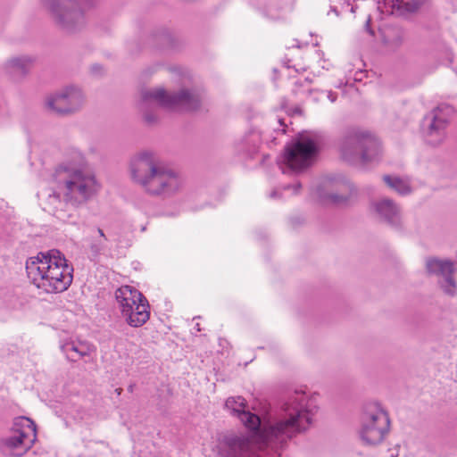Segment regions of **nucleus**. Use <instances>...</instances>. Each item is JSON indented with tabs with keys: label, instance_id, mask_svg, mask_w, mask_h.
I'll return each mask as SVG.
<instances>
[{
	"label": "nucleus",
	"instance_id": "nucleus-6",
	"mask_svg": "<svg viewBox=\"0 0 457 457\" xmlns=\"http://www.w3.org/2000/svg\"><path fill=\"white\" fill-rule=\"evenodd\" d=\"M36 439L35 422L26 417H17L13 420L10 435L3 440V450L7 454L21 456L33 446Z\"/></svg>",
	"mask_w": 457,
	"mask_h": 457
},
{
	"label": "nucleus",
	"instance_id": "nucleus-7",
	"mask_svg": "<svg viewBox=\"0 0 457 457\" xmlns=\"http://www.w3.org/2000/svg\"><path fill=\"white\" fill-rule=\"evenodd\" d=\"M59 179L64 180L66 195L74 199L86 200L96 193L99 184L94 174L86 170H58Z\"/></svg>",
	"mask_w": 457,
	"mask_h": 457
},
{
	"label": "nucleus",
	"instance_id": "nucleus-17",
	"mask_svg": "<svg viewBox=\"0 0 457 457\" xmlns=\"http://www.w3.org/2000/svg\"><path fill=\"white\" fill-rule=\"evenodd\" d=\"M376 211L388 220H391L398 212L397 207L389 200H383L377 204Z\"/></svg>",
	"mask_w": 457,
	"mask_h": 457
},
{
	"label": "nucleus",
	"instance_id": "nucleus-23",
	"mask_svg": "<svg viewBox=\"0 0 457 457\" xmlns=\"http://www.w3.org/2000/svg\"><path fill=\"white\" fill-rule=\"evenodd\" d=\"M19 62H20L19 60H13L12 61L13 66H18L19 65Z\"/></svg>",
	"mask_w": 457,
	"mask_h": 457
},
{
	"label": "nucleus",
	"instance_id": "nucleus-10",
	"mask_svg": "<svg viewBox=\"0 0 457 457\" xmlns=\"http://www.w3.org/2000/svg\"><path fill=\"white\" fill-rule=\"evenodd\" d=\"M390 429V420L386 411L377 409L366 414L361 430V439L370 445L380 444Z\"/></svg>",
	"mask_w": 457,
	"mask_h": 457
},
{
	"label": "nucleus",
	"instance_id": "nucleus-3",
	"mask_svg": "<svg viewBox=\"0 0 457 457\" xmlns=\"http://www.w3.org/2000/svg\"><path fill=\"white\" fill-rule=\"evenodd\" d=\"M287 418L273 424L263 425L259 439L263 444H281L305 430L312 421L307 410L296 402L285 404Z\"/></svg>",
	"mask_w": 457,
	"mask_h": 457
},
{
	"label": "nucleus",
	"instance_id": "nucleus-16",
	"mask_svg": "<svg viewBox=\"0 0 457 457\" xmlns=\"http://www.w3.org/2000/svg\"><path fill=\"white\" fill-rule=\"evenodd\" d=\"M383 180L389 187L395 190L397 193L401 195H406L411 192L409 183L405 180L401 179L398 177H391L389 175H385L383 177Z\"/></svg>",
	"mask_w": 457,
	"mask_h": 457
},
{
	"label": "nucleus",
	"instance_id": "nucleus-19",
	"mask_svg": "<svg viewBox=\"0 0 457 457\" xmlns=\"http://www.w3.org/2000/svg\"><path fill=\"white\" fill-rule=\"evenodd\" d=\"M425 0H395L399 7H403L409 12L416 11Z\"/></svg>",
	"mask_w": 457,
	"mask_h": 457
},
{
	"label": "nucleus",
	"instance_id": "nucleus-14",
	"mask_svg": "<svg viewBox=\"0 0 457 457\" xmlns=\"http://www.w3.org/2000/svg\"><path fill=\"white\" fill-rule=\"evenodd\" d=\"M447 124L448 119L446 113L441 109L434 110L428 130V136L430 137L431 143L436 144L443 140Z\"/></svg>",
	"mask_w": 457,
	"mask_h": 457
},
{
	"label": "nucleus",
	"instance_id": "nucleus-20",
	"mask_svg": "<svg viewBox=\"0 0 457 457\" xmlns=\"http://www.w3.org/2000/svg\"><path fill=\"white\" fill-rule=\"evenodd\" d=\"M71 351L78 353L80 357H84L88 355L89 352L91 351V348L89 345H72Z\"/></svg>",
	"mask_w": 457,
	"mask_h": 457
},
{
	"label": "nucleus",
	"instance_id": "nucleus-11",
	"mask_svg": "<svg viewBox=\"0 0 457 457\" xmlns=\"http://www.w3.org/2000/svg\"><path fill=\"white\" fill-rule=\"evenodd\" d=\"M145 101L154 100L159 104L170 108L179 107L185 111L195 110L199 104L198 96L192 95L187 91H182L175 96H169L162 88L145 91L142 95Z\"/></svg>",
	"mask_w": 457,
	"mask_h": 457
},
{
	"label": "nucleus",
	"instance_id": "nucleus-8",
	"mask_svg": "<svg viewBox=\"0 0 457 457\" xmlns=\"http://www.w3.org/2000/svg\"><path fill=\"white\" fill-rule=\"evenodd\" d=\"M255 436L226 433L220 435L214 449L216 457H248L254 450Z\"/></svg>",
	"mask_w": 457,
	"mask_h": 457
},
{
	"label": "nucleus",
	"instance_id": "nucleus-5",
	"mask_svg": "<svg viewBox=\"0 0 457 457\" xmlns=\"http://www.w3.org/2000/svg\"><path fill=\"white\" fill-rule=\"evenodd\" d=\"M344 159L352 161L353 154L361 152L362 163L374 161L381 155L378 140L368 131L353 130L342 139L340 146Z\"/></svg>",
	"mask_w": 457,
	"mask_h": 457
},
{
	"label": "nucleus",
	"instance_id": "nucleus-21",
	"mask_svg": "<svg viewBox=\"0 0 457 457\" xmlns=\"http://www.w3.org/2000/svg\"><path fill=\"white\" fill-rule=\"evenodd\" d=\"M97 231H98L100 237H103L104 240H106V237H105L104 231L101 228H98Z\"/></svg>",
	"mask_w": 457,
	"mask_h": 457
},
{
	"label": "nucleus",
	"instance_id": "nucleus-4",
	"mask_svg": "<svg viewBox=\"0 0 457 457\" xmlns=\"http://www.w3.org/2000/svg\"><path fill=\"white\" fill-rule=\"evenodd\" d=\"M121 316L133 328L142 327L150 318V305L146 297L131 286H121L115 291Z\"/></svg>",
	"mask_w": 457,
	"mask_h": 457
},
{
	"label": "nucleus",
	"instance_id": "nucleus-9",
	"mask_svg": "<svg viewBox=\"0 0 457 457\" xmlns=\"http://www.w3.org/2000/svg\"><path fill=\"white\" fill-rule=\"evenodd\" d=\"M316 152L317 147L312 140L298 139L285 147L284 162L292 170L300 171L311 166Z\"/></svg>",
	"mask_w": 457,
	"mask_h": 457
},
{
	"label": "nucleus",
	"instance_id": "nucleus-13",
	"mask_svg": "<svg viewBox=\"0 0 457 457\" xmlns=\"http://www.w3.org/2000/svg\"><path fill=\"white\" fill-rule=\"evenodd\" d=\"M427 269L430 273H436L445 277V282L447 283L445 291L450 295L454 293L456 286L455 282L452 278V274L454 270L453 263L452 262L432 258L428 260Z\"/></svg>",
	"mask_w": 457,
	"mask_h": 457
},
{
	"label": "nucleus",
	"instance_id": "nucleus-24",
	"mask_svg": "<svg viewBox=\"0 0 457 457\" xmlns=\"http://www.w3.org/2000/svg\"><path fill=\"white\" fill-rule=\"evenodd\" d=\"M115 392L117 393V395H120L121 394V392H122V388H117V389L115 390Z\"/></svg>",
	"mask_w": 457,
	"mask_h": 457
},
{
	"label": "nucleus",
	"instance_id": "nucleus-18",
	"mask_svg": "<svg viewBox=\"0 0 457 457\" xmlns=\"http://www.w3.org/2000/svg\"><path fill=\"white\" fill-rule=\"evenodd\" d=\"M54 13H56L57 16H59V21L63 22L66 26H70L72 23V20L74 18H80L81 14L78 12H71L65 10L63 13L58 14L57 11L55 9L53 10Z\"/></svg>",
	"mask_w": 457,
	"mask_h": 457
},
{
	"label": "nucleus",
	"instance_id": "nucleus-22",
	"mask_svg": "<svg viewBox=\"0 0 457 457\" xmlns=\"http://www.w3.org/2000/svg\"><path fill=\"white\" fill-rule=\"evenodd\" d=\"M344 200H345V199H342V198H340V199H339V198H337V197H334V198H333V201H334L335 203H340V202H343Z\"/></svg>",
	"mask_w": 457,
	"mask_h": 457
},
{
	"label": "nucleus",
	"instance_id": "nucleus-12",
	"mask_svg": "<svg viewBox=\"0 0 457 457\" xmlns=\"http://www.w3.org/2000/svg\"><path fill=\"white\" fill-rule=\"evenodd\" d=\"M226 407L236 414L242 423L250 430H257L261 426L260 418L249 411H245L246 403L241 397H230L226 401Z\"/></svg>",
	"mask_w": 457,
	"mask_h": 457
},
{
	"label": "nucleus",
	"instance_id": "nucleus-2",
	"mask_svg": "<svg viewBox=\"0 0 457 457\" xmlns=\"http://www.w3.org/2000/svg\"><path fill=\"white\" fill-rule=\"evenodd\" d=\"M132 176L151 195L170 194L182 184L179 177L151 154H143L132 165Z\"/></svg>",
	"mask_w": 457,
	"mask_h": 457
},
{
	"label": "nucleus",
	"instance_id": "nucleus-1",
	"mask_svg": "<svg viewBox=\"0 0 457 457\" xmlns=\"http://www.w3.org/2000/svg\"><path fill=\"white\" fill-rule=\"evenodd\" d=\"M25 268L29 283L46 295L63 293L73 281L72 264L62 253L55 249L29 257Z\"/></svg>",
	"mask_w": 457,
	"mask_h": 457
},
{
	"label": "nucleus",
	"instance_id": "nucleus-15",
	"mask_svg": "<svg viewBox=\"0 0 457 457\" xmlns=\"http://www.w3.org/2000/svg\"><path fill=\"white\" fill-rule=\"evenodd\" d=\"M79 96L74 90L56 96L48 101V106L57 113H68L75 110L73 106L79 101Z\"/></svg>",
	"mask_w": 457,
	"mask_h": 457
}]
</instances>
